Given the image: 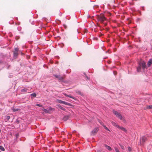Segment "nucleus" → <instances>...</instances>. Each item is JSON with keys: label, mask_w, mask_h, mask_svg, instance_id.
I'll use <instances>...</instances> for the list:
<instances>
[{"label": "nucleus", "mask_w": 152, "mask_h": 152, "mask_svg": "<svg viewBox=\"0 0 152 152\" xmlns=\"http://www.w3.org/2000/svg\"><path fill=\"white\" fill-rule=\"evenodd\" d=\"M138 13L140 15H141V12L139 10H138Z\"/></svg>", "instance_id": "obj_41"}, {"label": "nucleus", "mask_w": 152, "mask_h": 152, "mask_svg": "<svg viewBox=\"0 0 152 152\" xmlns=\"http://www.w3.org/2000/svg\"><path fill=\"white\" fill-rule=\"evenodd\" d=\"M99 7V6L98 5H95L94 6L93 8L94 9H96V8H98Z\"/></svg>", "instance_id": "obj_33"}, {"label": "nucleus", "mask_w": 152, "mask_h": 152, "mask_svg": "<svg viewBox=\"0 0 152 152\" xmlns=\"http://www.w3.org/2000/svg\"><path fill=\"white\" fill-rule=\"evenodd\" d=\"M99 20L102 23H104V25H106L107 23H104V21L107 20V19L104 16H100L99 18Z\"/></svg>", "instance_id": "obj_3"}, {"label": "nucleus", "mask_w": 152, "mask_h": 152, "mask_svg": "<svg viewBox=\"0 0 152 152\" xmlns=\"http://www.w3.org/2000/svg\"><path fill=\"white\" fill-rule=\"evenodd\" d=\"M10 116L9 115H7L6 117V119L7 121H8L10 118Z\"/></svg>", "instance_id": "obj_29"}, {"label": "nucleus", "mask_w": 152, "mask_h": 152, "mask_svg": "<svg viewBox=\"0 0 152 152\" xmlns=\"http://www.w3.org/2000/svg\"><path fill=\"white\" fill-rule=\"evenodd\" d=\"M64 46V45L62 43L61 44H60V47L61 48H62Z\"/></svg>", "instance_id": "obj_40"}, {"label": "nucleus", "mask_w": 152, "mask_h": 152, "mask_svg": "<svg viewBox=\"0 0 152 152\" xmlns=\"http://www.w3.org/2000/svg\"><path fill=\"white\" fill-rule=\"evenodd\" d=\"M152 64V58L149 59L147 63L148 68Z\"/></svg>", "instance_id": "obj_7"}, {"label": "nucleus", "mask_w": 152, "mask_h": 152, "mask_svg": "<svg viewBox=\"0 0 152 152\" xmlns=\"http://www.w3.org/2000/svg\"><path fill=\"white\" fill-rule=\"evenodd\" d=\"M58 102L60 104H63L66 105H67L69 106H72V105L71 103L66 102L64 101H62L61 100H59Z\"/></svg>", "instance_id": "obj_4"}, {"label": "nucleus", "mask_w": 152, "mask_h": 152, "mask_svg": "<svg viewBox=\"0 0 152 152\" xmlns=\"http://www.w3.org/2000/svg\"><path fill=\"white\" fill-rule=\"evenodd\" d=\"M107 131L110 132V130L108 128L107 129Z\"/></svg>", "instance_id": "obj_46"}, {"label": "nucleus", "mask_w": 152, "mask_h": 152, "mask_svg": "<svg viewBox=\"0 0 152 152\" xmlns=\"http://www.w3.org/2000/svg\"><path fill=\"white\" fill-rule=\"evenodd\" d=\"M59 15L60 16H61V15H62V13L61 12H59Z\"/></svg>", "instance_id": "obj_42"}, {"label": "nucleus", "mask_w": 152, "mask_h": 152, "mask_svg": "<svg viewBox=\"0 0 152 152\" xmlns=\"http://www.w3.org/2000/svg\"><path fill=\"white\" fill-rule=\"evenodd\" d=\"M116 152H120L118 149L116 147H115L114 148Z\"/></svg>", "instance_id": "obj_31"}, {"label": "nucleus", "mask_w": 152, "mask_h": 152, "mask_svg": "<svg viewBox=\"0 0 152 152\" xmlns=\"http://www.w3.org/2000/svg\"><path fill=\"white\" fill-rule=\"evenodd\" d=\"M20 38V37L19 36H16L15 37V39L17 40Z\"/></svg>", "instance_id": "obj_37"}, {"label": "nucleus", "mask_w": 152, "mask_h": 152, "mask_svg": "<svg viewBox=\"0 0 152 152\" xmlns=\"http://www.w3.org/2000/svg\"><path fill=\"white\" fill-rule=\"evenodd\" d=\"M9 23L10 24H12V23H10V22H9Z\"/></svg>", "instance_id": "obj_48"}, {"label": "nucleus", "mask_w": 152, "mask_h": 152, "mask_svg": "<svg viewBox=\"0 0 152 152\" xmlns=\"http://www.w3.org/2000/svg\"><path fill=\"white\" fill-rule=\"evenodd\" d=\"M1 130H0V132H1Z\"/></svg>", "instance_id": "obj_50"}, {"label": "nucleus", "mask_w": 152, "mask_h": 152, "mask_svg": "<svg viewBox=\"0 0 152 152\" xmlns=\"http://www.w3.org/2000/svg\"><path fill=\"white\" fill-rule=\"evenodd\" d=\"M76 93H77L79 95H80L81 96H83V94L79 90H76Z\"/></svg>", "instance_id": "obj_14"}, {"label": "nucleus", "mask_w": 152, "mask_h": 152, "mask_svg": "<svg viewBox=\"0 0 152 152\" xmlns=\"http://www.w3.org/2000/svg\"><path fill=\"white\" fill-rule=\"evenodd\" d=\"M104 128L106 130H107L108 129L107 127L105 125L103 126Z\"/></svg>", "instance_id": "obj_39"}, {"label": "nucleus", "mask_w": 152, "mask_h": 152, "mask_svg": "<svg viewBox=\"0 0 152 152\" xmlns=\"http://www.w3.org/2000/svg\"><path fill=\"white\" fill-rule=\"evenodd\" d=\"M128 150L129 152L131 151L132 150L131 148L130 147H129H129H128Z\"/></svg>", "instance_id": "obj_32"}, {"label": "nucleus", "mask_w": 152, "mask_h": 152, "mask_svg": "<svg viewBox=\"0 0 152 152\" xmlns=\"http://www.w3.org/2000/svg\"><path fill=\"white\" fill-rule=\"evenodd\" d=\"M141 20L140 18H138L137 19V20L139 21Z\"/></svg>", "instance_id": "obj_45"}, {"label": "nucleus", "mask_w": 152, "mask_h": 152, "mask_svg": "<svg viewBox=\"0 0 152 152\" xmlns=\"http://www.w3.org/2000/svg\"><path fill=\"white\" fill-rule=\"evenodd\" d=\"M60 75H53L56 78H58L59 77Z\"/></svg>", "instance_id": "obj_30"}, {"label": "nucleus", "mask_w": 152, "mask_h": 152, "mask_svg": "<svg viewBox=\"0 0 152 152\" xmlns=\"http://www.w3.org/2000/svg\"><path fill=\"white\" fill-rule=\"evenodd\" d=\"M104 146L109 150V151H111L112 150V148H111L109 146H108V145H106V144H105L104 145Z\"/></svg>", "instance_id": "obj_13"}, {"label": "nucleus", "mask_w": 152, "mask_h": 152, "mask_svg": "<svg viewBox=\"0 0 152 152\" xmlns=\"http://www.w3.org/2000/svg\"><path fill=\"white\" fill-rule=\"evenodd\" d=\"M69 115H65L63 118V120L64 121H66L69 118Z\"/></svg>", "instance_id": "obj_9"}, {"label": "nucleus", "mask_w": 152, "mask_h": 152, "mask_svg": "<svg viewBox=\"0 0 152 152\" xmlns=\"http://www.w3.org/2000/svg\"><path fill=\"white\" fill-rule=\"evenodd\" d=\"M64 95L65 96H66V97H69L70 98H72L75 100H76V98L72 96H71L70 95H68V94H66V93H64Z\"/></svg>", "instance_id": "obj_8"}, {"label": "nucleus", "mask_w": 152, "mask_h": 152, "mask_svg": "<svg viewBox=\"0 0 152 152\" xmlns=\"http://www.w3.org/2000/svg\"><path fill=\"white\" fill-rule=\"evenodd\" d=\"M12 110L13 112H15L17 111L18 110H19L20 109L19 108H15L13 107H12Z\"/></svg>", "instance_id": "obj_16"}, {"label": "nucleus", "mask_w": 152, "mask_h": 152, "mask_svg": "<svg viewBox=\"0 0 152 152\" xmlns=\"http://www.w3.org/2000/svg\"><path fill=\"white\" fill-rule=\"evenodd\" d=\"M119 146H120V147L122 150H124L125 148H124V146H123V145H122L121 144H120V143H119Z\"/></svg>", "instance_id": "obj_24"}, {"label": "nucleus", "mask_w": 152, "mask_h": 152, "mask_svg": "<svg viewBox=\"0 0 152 152\" xmlns=\"http://www.w3.org/2000/svg\"><path fill=\"white\" fill-rule=\"evenodd\" d=\"M112 125L114 126H115V127H117V128L118 127L119 125H118L115 122H114L113 121L112 122Z\"/></svg>", "instance_id": "obj_18"}, {"label": "nucleus", "mask_w": 152, "mask_h": 152, "mask_svg": "<svg viewBox=\"0 0 152 152\" xmlns=\"http://www.w3.org/2000/svg\"><path fill=\"white\" fill-rule=\"evenodd\" d=\"M142 7V10H143L144 11L145 10V9L144 8V7Z\"/></svg>", "instance_id": "obj_43"}, {"label": "nucleus", "mask_w": 152, "mask_h": 152, "mask_svg": "<svg viewBox=\"0 0 152 152\" xmlns=\"http://www.w3.org/2000/svg\"><path fill=\"white\" fill-rule=\"evenodd\" d=\"M64 26L65 28H66V26L65 25H64Z\"/></svg>", "instance_id": "obj_47"}, {"label": "nucleus", "mask_w": 152, "mask_h": 152, "mask_svg": "<svg viewBox=\"0 0 152 152\" xmlns=\"http://www.w3.org/2000/svg\"><path fill=\"white\" fill-rule=\"evenodd\" d=\"M20 140L21 141H24L25 140L24 138H20Z\"/></svg>", "instance_id": "obj_34"}, {"label": "nucleus", "mask_w": 152, "mask_h": 152, "mask_svg": "<svg viewBox=\"0 0 152 152\" xmlns=\"http://www.w3.org/2000/svg\"><path fill=\"white\" fill-rule=\"evenodd\" d=\"M142 143H144L145 141L147 140V139L146 137L145 136H142Z\"/></svg>", "instance_id": "obj_11"}, {"label": "nucleus", "mask_w": 152, "mask_h": 152, "mask_svg": "<svg viewBox=\"0 0 152 152\" xmlns=\"http://www.w3.org/2000/svg\"><path fill=\"white\" fill-rule=\"evenodd\" d=\"M21 54H23V53H21Z\"/></svg>", "instance_id": "obj_49"}, {"label": "nucleus", "mask_w": 152, "mask_h": 152, "mask_svg": "<svg viewBox=\"0 0 152 152\" xmlns=\"http://www.w3.org/2000/svg\"><path fill=\"white\" fill-rule=\"evenodd\" d=\"M84 75H85V76L86 77L87 79L86 80H89V78L88 77V76L86 74V73H83Z\"/></svg>", "instance_id": "obj_28"}, {"label": "nucleus", "mask_w": 152, "mask_h": 152, "mask_svg": "<svg viewBox=\"0 0 152 152\" xmlns=\"http://www.w3.org/2000/svg\"><path fill=\"white\" fill-rule=\"evenodd\" d=\"M35 105L36 106H39L40 107H43V106L42 105L39 104H36Z\"/></svg>", "instance_id": "obj_26"}, {"label": "nucleus", "mask_w": 152, "mask_h": 152, "mask_svg": "<svg viewBox=\"0 0 152 152\" xmlns=\"http://www.w3.org/2000/svg\"><path fill=\"white\" fill-rule=\"evenodd\" d=\"M43 112H42L41 113L42 114H44L45 113H49L50 114L51 113V112L48 111V110L45 108H43L42 109Z\"/></svg>", "instance_id": "obj_6"}, {"label": "nucleus", "mask_w": 152, "mask_h": 152, "mask_svg": "<svg viewBox=\"0 0 152 152\" xmlns=\"http://www.w3.org/2000/svg\"><path fill=\"white\" fill-rule=\"evenodd\" d=\"M113 74L115 75L117 74V72L116 71H113Z\"/></svg>", "instance_id": "obj_38"}, {"label": "nucleus", "mask_w": 152, "mask_h": 152, "mask_svg": "<svg viewBox=\"0 0 152 152\" xmlns=\"http://www.w3.org/2000/svg\"><path fill=\"white\" fill-rule=\"evenodd\" d=\"M58 108L61 109V110H64V111H65L66 110V109L64 107H62L60 104H59L58 105Z\"/></svg>", "instance_id": "obj_12"}, {"label": "nucleus", "mask_w": 152, "mask_h": 152, "mask_svg": "<svg viewBox=\"0 0 152 152\" xmlns=\"http://www.w3.org/2000/svg\"><path fill=\"white\" fill-rule=\"evenodd\" d=\"M146 109H152V105H147L145 107Z\"/></svg>", "instance_id": "obj_17"}, {"label": "nucleus", "mask_w": 152, "mask_h": 152, "mask_svg": "<svg viewBox=\"0 0 152 152\" xmlns=\"http://www.w3.org/2000/svg\"><path fill=\"white\" fill-rule=\"evenodd\" d=\"M99 130L98 127H95L94 129L91 131V135H94L95 134L97 133Z\"/></svg>", "instance_id": "obj_5"}, {"label": "nucleus", "mask_w": 152, "mask_h": 152, "mask_svg": "<svg viewBox=\"0 0 152 152\" xmlns=\"http://www.w3.org/2000/svg\"><path fill=\"white\" fill-rule=\"evenodd\" d=\"M0 149L1 151H5L4 148L1 145H0Z\"/></svg>", "instance_id": "obj_25"}, {"label": "nucleus", "mask_w": 152, "mask_h": 152, "mask_svg": "<svg viewBox=\"0 0 152 152\" xmlns=\"http://www.w3.org/2000/svg\"><path fill=\"white\" fill-rule=\"evenodd\" d=\"M19 50V49L18 48H15V51L14 52H18V51Z\"/></svg>", "instance_id": "obj_27"}, {"label": "nucleus", "mask_w": 152, "mask_h": 152, "mask_svg": "<svg viewBox=\"0 0 152 152\" xmlns=\"http://www.w3.org/2000/svg\"><path fill=\"white\" fill-rule=\"evenodd\" d=\"M48 110L49 111L51 112V111L54 110V109L51 107H49V110Z\"/></svg>", "instance_id": "obj_22"}, {"label": "nucleus", "mask_w": 152, "mask_h": 152, "mask_svg": "<svg viewBox=\"0 0 152 152\" xmlns=\"http://www.w3.org/2000/svg\"><path fill=\"white\" fill-rule=\"evenodd\" d=\"M113 113L118 118L121 120H122L124 122L125 121V120L123 118L121 114L117 111L113 110Z\"/></svg>", "instance_id": "obj_2"}, {"label": "nucleus", "mask_w": 152, "mask_h": 152, "mask_svg": "<svg viewBox=\"0 0 152 152\" xmlns=\"http://www.w3.org/2000/svg\"><path fill=\"white\" fill-rule=\"evenodd\" d=\"M20 121L19 120H18V119H17L15 121V122L18 124L20 123Z\"/></svg>", "instance_id": "obj_36"}, {"label": "nucleus", "mask_w": 152, "mask_h": 152, "mask_svg": "<svg viewBox=\"0 0 152 152\" xmlns=\"http://www.w3.org/2000/svg\"><path fill=\"white\" fill-rule=\"evenodd\" d=\"M18 52H14L13 56L14 57H17L18 56Z\"/></svg>", "instance_id": "obj_19"}, {"label": "nucleus", "mask_w": 152, "mask_h": 152, "mask_svg": "<svg viewBox=\"0 0 152 152\" xmlns=\"http://www.w3.org/2000/svg\"><path fill=\"white\" fill-rule=\"evenodd\" d=\"M148 69L146 62L144 61H138L137 66L136 67V71L137 72H142L145 73V69Z\"/></svg>", "instance_id": "obj_1"}, {"label": "nucleus", "mask_w": 152, "mask_h": 152, "mask_svg": "<svg viewBox=\"0 0 152 152\" xmlns=\"http://www.w3.org/2000/svg\"><path fill=\"white\" fill-rule=\"evenodd\" d=\"M58 79L61 82H63L64 80V79L63 77H62L60 75Z\"/></svg>", "instance_id": "obj_15"}, {"label": "nucleus", "mask_w": 152, "mask_h": 152, "mask_svg": "<svg viewBox=\"0 0 152 152\" xmlns=\"http://www.w3.org/2000/svg\"><path fill=\"white\" fill-rule=\"evenodd\" d=\"M30 96H33L34 97H35L36 96V94L35 93H32L31 94Z\"/></svg>", "instance_id": "obj_23"}, {"label": "nucleus", "mask_w": 152, "mask_h": 152, "mask_svg": "<svg viewBox=\"0 0 152 152\" xmlns=\"http://www.w3.org/2000/svg\"><path fill=\"white\" fill-rule=\"evenodd\" d=\"M118 128L121 129V130H122L125 132H127V130L125 128H124L123 127L120 126H119L118 127Z\"/></svg>", "instance_id": "obj_10"}, {"label": "nucleus", "mask_w": 152, "mask_h": 152, "mask_svg": "<svg viewBox=\"0 0 152 152\" xmlns=\"http://www.w3.org/2000/svg\"><path fill=\"white\" fill-rule=\"evenodd\" d=\"M17 29L18 31H20L21 30V27L20 26H18L17 28Z\"/></svg>", "instance_id": "obj_35"}, {"label": "nucleus", "mask_w": 152, "mask_h": 152, "mask_svg": "<svg viewBox=\"0 0 152 152\" xmlns=\"http://www.w3.org/2000/svg\"><path fill=\"white\" fill-rule=\"evenodd\" d=\"M28 89L26 88H24V89L21 90V92H22L25 93L27 91Z\"/></svg>", "instance_id": "obj_20"}, {"label": "nucleus", "mask_w": 152, "mask_h": 152, "mask_svg": "<svg viewBox=\"0 0 152 152\" xmlns=\"http://www.w3.org/2000/svg\"><path fill=\"white\" fill-rule=\"evenodd\" d=\"M16 139H15V141L17 140V139L18 138L19 136V134L18 133L16 134L15 135Z\"/></svg>", "instance_id": "obj_21"}, {"label": "nucleus", "mask_w": 152, "mask_h": 152, "mask_svg": "<svg viewBox=\"0 0 152 152\" xmlns=\"http://www.w3.org/2000/svg\"><path fill=\"white\" fill-rule=\"evenodd\" d=\"M77 33H80V32L79 31H78V29H77Z\"/></svg>", "instance_id": "obj_44"}]
</instances>
